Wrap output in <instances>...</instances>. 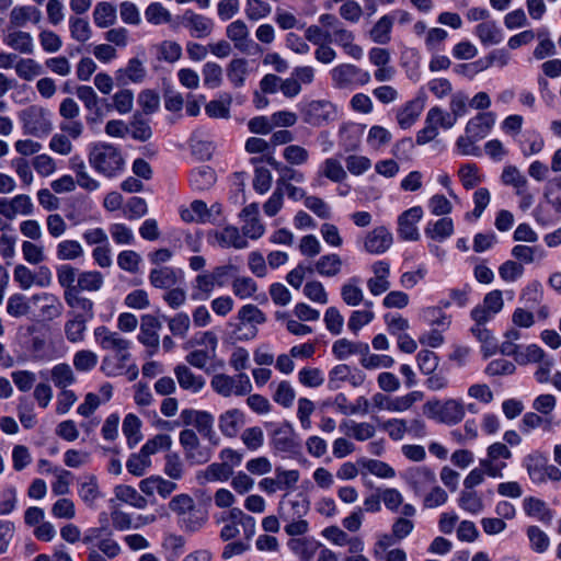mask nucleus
Listing matches in <instances>:
<instances>
[{
    "instance_id": "nucleus-42",
    "label": "nucleus",
    "mask_w": 561,
    "mask_h": 561,
    "mask_svg": "<svg viewBox=\"0 0 561 561\" xmlns=\"http://www.w3.org/2000/svg\"><path fill=\"white\" fill-rule=\"evenodd\" d=\"M117 19L116 7L110 2H99L93 11V20L96 26L101 28L115 24Z\"/></svg>"
},
{
    "instance_id": "nucleus-21",
    "label": "nucleus",
    "mask_w": 561,
    "mask_h": 561,
    "mask_svg": "<svg viewBox=\"0 0 561 561\" xmlns=\"http://www.w3.org/2000/svg\"><path fill=\"white\" fill-rule=\"evenodd\" d=\"M94 336L99 345L106 351H125L130 348L131 342L121 335V333L111 331L108 328L101 325L94 330Z\"/></svg>"
},
{
    "instance_id": "nucleus-43",
    "label": "nucleus",
    "mask_w": 561,
    "mask_h": 561,
    "mask_svg": "<svg viewBox=\"0 0 561 561\" xmlns=\"http://www.w3.org/2000/svg\"><path fill=\"white\" fill-rule=\"evenodd\" d=\"M343 266L342 259L335 254H327L319 257V260L314 263L316 271L325 277H333L337 275Z\"/></svg>"
},
{
    "instance_id": "nucleus-22",
    "label": "nucleus",
    "mask_w": 561,
    "mask_h": 561,
    "mask_svg": "<svg viewBox=\"0 0 561 561\" xmlns=\"http://www.w3.org/2000/svg\"><path fill=\"white\" fill-rule=\"evenodd\" d=\"M161 328L162 323L157 317L151 314L142 316L138 334L139 342L156 351L159 346V331Z\"/></svg>"
},
{
    "instance_id": "nucleus-60",
    "label": "nucleus",
    "mask_w": 561,
    "mask_h": 561,
    "mask_svg": "<svg viewBox=\"0 0 561 561\" xmlns=\"http://www.w3.org/2000/svg\"><path fill=\"white\" fill-rule=\"evenodd\" d=\"M145 19L149 24L161 25L171 21V13L160 2H152L145 10Z\"/></svg>"
},
{
    "instance_id": "nucleus-36",
    "label": "nucleus",
    "mask_w": 561,
    "mask_h": 561,
    "mask_svg": "<svg viewBox=\"0 0 561 561\" xmlns=\"http://www.w3.org/2000/svg\"><path fill=\"white\" fill-rule=\"evenodd\" d=\"M239 229L234 226H226L224 228H217L208 232V243L220 245H239L240 240Z\"/></svg>"
},
{
    "instance_id": "nucleus-53",
    "label": "nucleus",
    "mask_w": 561,
    "mask_h": 561,
    "mask_svg": "<svg viewBox=\"0 0 561 561\" xmlns=\"http://www.w3.org/2000/svg\"><path fill=\"white\" fill-rule=\"evenodd\" d=\"M458 505L463 511L477 515L484 510L482 497L476 492L470 490H462L458 499Z\"/></svg>"
},
{
    "instance_id": "nucleus-54",
    "label": "nucleus",
    "mask_w": 561,
    "mask_h": 561,
    "mask_svg": "<svg viewBox=\"0 0 561 561\" xmlns=\"http://www.w3.org/2000/svg\"><path fill=\"white\" fill-rule=\"evenodd\" d=\"M535 35L539 41L533 53L537 60H542L556 54V45L550 38V33L546 27L538 30Z\"/></svg>"
},
{
    "instance_id": "nucleus-64",
    "label": "nucleus",
    "mask_w": 561,
    "mask_h": 561,
    "mask_svg": "<svg viewBox=\"0 0 561 561\" xmlns=\"http://www.w3.org/2000/svg\"><path fill=\"white\" fill-rule=\"evenodd\" d=\"M380 428L385 431L392 440H402L407 434V420L405 419H389L379 424Z\"/></svg>"
},
{
    "instance_id": "nucleus-3",
    "label": "nucleus",
    "mask_w": 561,
    "mask_h": 561,
    "mask_svg": "<svg viewBox=\"0 0 561 561\" xmlns=\"http://www.w3.org/2000/svg\"><path fill=\"white\" fill-rule=\"evenodd\" d=\"M423 413L440 423L455 425L462 421L466 412L461 401L448 399L446 401L428 400L423 405Z\"/></svg>"
},
{
    "instance_id": "nucleus-28",
    "label": "nucleus",
    "mask_w": 561,
    "mask_h": 561,
    "mask_svg": "<svg viewBox=\"0 0 561 561\" xmlns=\"http://www.w3.org/2000/svg\"><path fill=\"white\" fill-rule=\"evenodd\" d=\"M333 42L341 46L345 54L351 56L352 58L359 60L363 57V48L354 44L355 36L353 32L346 30L343 25L335 30V32H331Z\"/></svg>"
},
{
    "instance_id": "nucleus-37",
    "label": "nucleus",
    "mask_w": 561,
    "mask_h": 561,
    "mask_svg": "<svg viewBox=\"0 0 561 561\" xmlns=\"http://www.w3.org/2000/svg\"><path fill=\"white\" fill-rule=\"evenodd\" d=\"M393 26V16L382 15L371 27L369 36L371 41L379 45H386L391 41V30Z\"/></svg>"
},
{
    "instance_id": "nucleus-40",
    "label": "nucleus",
    "mask_w": 561,
    "mask_h": 561,
    "mask_svg": "<svg viewBox=\"0 0 561 561\" xmlns=\"http://www.w3.org/2000/svg\"><path fill=\"white\" fill-rule=\"evenodd\" d=\"M289 549L302 561H310L320 547V543L309 538H296L288 542Z\"/></svg>"
},
{
    "instance_id": "nucleus-7",
    "label": "nucleus",
    "mask_w": 561,
    "mask_h": 561,
    "mask_svg": "<svg viewBox=\"0 0 561 561\" xmlns=\"http://www.w3.org/2000/svg\"><path fill=\"white\" fill-rule=\"evenodd\" d=\"M332 84L336 89H354L370 82V73L353 64H341L330 71Z\"/></svg>"
},
{
    "instance_id": "nucleus-31",
    "label": "nucleus",
    "mask_w": 561,
    "mask_h": 561,
    "mask_svg": "<svg viewBox=\"0 0 561 561\" xmlns=\"http://www.w3.org/2000/svg\"><path fill=\"white\" fill-rule=\"evenodd\" d=\"M180 215L185 222H214V218H209L207 204L201 199H195L187 208H182Z\"/></svg>"
},
{
    "instance_id": "nucleus-27",
    "label": "nucleus",
    "mask_w": 561,
    "mask_h": 561,
    "mask_svg": "<svg viewBox=\"0 0 561 561\" xmlns=\"http://www.w3.org/2000/svg\"><path fill=\"white\" fill-rule=\"evenodd\" d=\"M424 233L432 241L444 242L454 233V221L450 217L430 221L424 229Z\"/></svg>"
},
{
    "instance_id": "nucleus-49",
    "label": "nucleus",
    "mask_w": 561,
    "mask_h": 561,
    "mask_svg": "<svg viewBox=\"0 0 561 561\" xmlns=\"http://www.w3.org/2000/svg\"><path fill=\"white\" fill-rule=\"evenodd\" d=\"M501 180L503 184L513 186L517 194H524L528 184L526 176L515 165L505 167Z\"/></svg>"
},
{
    "instance_id": "nucleus-30",
    "label": "nucleus",
    "mask_w": 561,
    "mask_h": 561,
    "mask_svg": "<svg viewBox=\"0 0 561 561\" xmlns=\"http://www.w3.org/2000/svg\"><path fill=\"white\" fill-rule=\"evenodd\" d=\"M13 275H14L15 282L19 283V285L22 289H28L35 283H37L42 286L46 285L49 280L50 273H49L48 268L41 267L39 268L41 279L36 280V277L33 274V272L30 268H27L26 266L20 264L18 266H15Z\"/></svg>"
},
{
    "instance_id": "nucleus-33",
    "label": "nucleus",
    "mask_w": 561,
    "mask_h": 561,
    "mask_svg": "<svg viewBox=\"0 0 561 561\" xmlns=\"http://www.w3.org/2000/svg\"><path fill=\"white\" fill-rule=\"evenodd\" d=\"M523 508L528 516L535 517L542 523L549 524L553 518V513L547 504L542 500L534 496L524 499Z\"/></svg>"
},
{
    "instance_id": "nucleus-10",
    "label": "nucleus",
    "mask_w": 561,
    "mask_h": 561,
    "mask_svg": "<svg viewBox=\"0 0 561 561\" xmlns=\"http://www.w3.org/2000/svg\"><path fill=\"white\" fill-rule=\"evenodd\" d=\"M226 36L241 54L255 55L263 51L260 44L251 38L249 27L242 20L231 22L226 27Z\"/></svg>"
},
{
    "instance_id": "nucleus-18",
    "label": "nucleus",
    "mask_w": 561,
    "mask_h": 561,
    "mask_svg": "<svg viewBox=\"0 0 561 561\" xmlns=\"http://www.w3.org/2000/svg\"><path fill=\"white\" fill-rule=\"evenodd\" d=\"M404 479L416 495L436 483L435 472L425 466L410 468Z\"/></svg>"
},
{
    "instance_id": "nucleus-14",
    "label": "nucleus",
    "mask_w": 561,
    "mask_h": 561,
    "mask_svg": "<svg viewBox=\"0 0 561 561\" xmlns=\"http://www.w3.org/2000/svg\"><path fill=\"white\" fill-rule=\"evenodd\" d=\"M423 217V209L421 206H414L403 211L398 218V232L402 240L408 242H415L420 238L416 224Z\"/></svg>"
},
{
    "instance_id": "nucleus-46",
    "label": "nucleus",
    "mask_w": 561,
    "mask_h": 561,
    "mask_svg": "<svg viewBox=\"0 0 561 561\" xmlns=\"http://www.w3.org/2000/svg\"><path fill=\"white\" fill-rule=\"evenodd\" d=\"M163 472L171 480H181L185 474V466L181 456L175 451H168L164 455Z\"/></svg>"
},
{
    "instance_id": "nucleus-47",
    "label": "nucleus",
    "mask_w": 561,
    "mask_h": 561,
    "mask_svg": "<svg viewBox=\"0 0 561 561\" xmlns=\"http://www.w3.org/2000/svg\"><path fill=\"white\" fill-rule=\"evenodd\" d=\"M248 60L244 58L232 59L227 67V77L234 88L244 85L245 77L249 72Z\"/></svg>"
},
{
    "instance_id": "nucleus-44",
    "label": "nucleus",
    "mask_w": 561,
    "mask_h": 561,
    "mask_svg": "<svg viewBox=\"0 0 561 561\" xmlns=\"http://www.w3.org/2000/svg\"><path fill=\"white\" fill-rule=\"evenodd\" d=\"M422 105L417 101H409L397 112V122L402 129L410 128L419 118Z\"/></svg>"
},
{
    "instance_id": "nucleus-50",
    "label": "nucleus",
    "mask_w": 561,
    "mask_h": 561,
    "mask_svg": "<svg viewBox=\"0 0 561 561\" xmlns=\"http://www.w3.org/2000/svg\"><path fill=\"white\" fill-rule=\"evenodd\" d=\"M141 421L133 413H128L123 421V433L126 436L130 448L136 446L142 438L140 433Z\"/></svg>"
},
{
    "instance_id": "nucleus-41",
    "label": "nucleus",
    "mask_w": 561,
    "mask_h": 561,
    "mask_svg": "<svg viewBox=\"0 0 561 561\" xmlns=\"http://www.w3.org/2000/svg\"><path fill=\"white\" fill-rule=\"evenodd\" d=\"M190 182L194 190L207 191L216 183V173L210 167L204 165L192 171Z\"/></svg>"
},
{
    "instance_id": "nucleus-4",
    "label": "nucleus",
    "mask_w": 561,
    "mask_h": 561,
    "mask_svg": "<svg viewBox=\"0 0 561 561\" xmlns=\"http://www.w3.org/2000/svg\"><path fill=\"white\" fill-rule=\"evenodd\" d=\"M19 119L25 135L45 137L53 129L50 112L38 105H31L20 111Z\"/></svg>"
},
{
    "instance_id": "nucleus-52",
    "label": "nucleus",
    "mask_w": 561,
    "mask_h": 561,
    "mask_svg": "<svg viewBox=\"0 0 561 561\" xmlns=\"http://www.w3.org/2000/svg\"><path fill=\"white\" fill-rule=\"evenodd\" d=\"M149 280L156 288L169 289L176 284L178 278L174 270L170 267H159L150 272Z\"/></svg>"
},
{
    "instance_id": "nucleus-48",
    "label": "nucleus",
    "mask_w": 561,
    "mask_h": 561,
    "mask_svg": "<svg viewBox=\"0 0 561 561\" xmlns=\"http://www.w3.org/2000/svg\"><path fill=\"white\" fill-rule=\"evenodd\" d=\"M41 20V12L36 7H15L10 13V23L14 26H24L28 21L37 23Z\"/></svg>"
},
{
    "instance_id": "nucleus-57",
    "label": "nucleus",
    "mask_w": 561,
    "mask_h": 561,
    "mask_svg": "<svg viewBox=\"0 0 561 561\" xmlns=\"http://www.w3.org/2000/svg\"><path fill=\"white\" fill-rule=\"evenodd\" d=\"M319 174L332 182H342L347 176L341 162L334 158H328L323 161Z\"/></svg>"
},
{
    "instance_id": "nucleus-55",
    "label": "nucleus",
    "mask_w": 561,
    "mask_h": 561,
    "mask_svg": "<svg viewBox=\"0 0 561 561\" xmlns=\"http://www.w3.org/2000/svg\"><path fill=\"white\" fill-rule=\"evenodd\" d=\"M128 356H104L101 363V370L108 377L122 376L128 365Z\"/></svg>"
},
{
    "instance_id": "nucleus-25",
    "label": "nucleus",
    "mask_w": 561,
    "mask_h": 561,
    "mask_svg": "<svg viewBox=\"0 0 561 561\" xmlns=\"http://www.w3.org/2000/svg\"><path fill=\"white\" fill-rule=\"evenodd\" d=\"M233 474L231 466L227 462H213L208 465L203 471L197 473L199 483L209 482H225L228 481Z\"/></svg>"
},
{
    "instance_id": "nucleus-15",
    "label": "nucleus",
    "mask_w": 561,
    "mask_h": 561,
    "mask_svg": "<svg viewBox=\"0 0 561 561\" xmlns=\"http://www.w3.org/2000/svg\"><path fill=\"white\" fill-rule=\"evenodd\" d=\"M50 379L54 385L60 388L61 394L57 405L58 413H66L70 409V394L66 388L70 385V367L66 363L58 364L50 371Z\"/></svg>"
},
{
    "instance_id": "nucleus-35",
    "label": "nucleus",
    "mask_w": 561,
    "mask_h": 561,
    "mask_svg": "<svg viewBox=\"0 0 561 561\" xmlns=\"http://www.w3.org/2000/svg\"><path fill=\"white\" fill-rule=\"evenodd\" d=\"M474 33L485 46L500 44L503 39L502 30L494 21H484L478 24Z\"/></svg>"
},
{
    "instance_id": "nucleus-24",
    "label": "nucleus",
    "mask_w": 561,
    "mask_h": 561,
    "mask_svg": "<svg viewBox=\"0 0 561 561\" xmlns=\"http://www.w3.org/2000/svg\"><path fill=\"white\" fill-rule=\"evenodd\" d=\"M173 371L180 388L185 391L198 393L206 385V380L202 375L194 374L193 370L184 364L176 365Z\"/></svg>"
},
{
    "instance_id": "nucleus-20",
    "label": "nucleus",
    "mask_w": 561,
    "mask_h": 561,
    "mask_svg": "<svg viewBox=\"0 0 561 561\" xmlns=\"http://www.w3.org/2000/svg\"><path fill=\"white\" fill-rule=\"evenodd\" d=\"M245 424V414L240 409H230L218 417V427L221 434L228 438L236 437Z\"/></svg>"
},
{
    "instance_id": "nucleus-11",
    "label": "nucleus",
    "mask_w": 561,
    "mask_h": 561,
    "mask_svg": "<svg viewBox=\"0 0 561 561\" xmlns=\"http://www.w3.org/2000/svg\"><path fill=\"white\" fill-rule=\"evenodd\" d=\"M92 301L72 298V342L83 339L85 323L93 318Z\"/></svg>"
},
{
    "instance_id": "nucleus-59",
    "label": "nucleus",
    "mask_w": 561,
    "mask_h": 561,
    "mask_svg": "<svg viewBox=\"0 0 561 561\" xmlns=\"http://www.w3.org/2000/svg\"><path fill=\"white\" fill-rule=\"evenodd\" d=\"M193 426L203 437L214 440V443L217 444V437L214 431V416L209 412L198 411Z\"/></svg>"
},
{
    "instance_id": "nucleus-17",
    "label": "nucleus",
    "mask_w": 561,
    "mask_h": 561,
    "mask_svg": "<svg viewBox=\"0 0 561 561\" xmlns=\"http://www.w3.org/2000/svg\"><path fill=\"white\" fill-rule=\"evenodd\" d=\"M496 122V114L493 112H479L471 117L465 127V133L469 134L471 138L478 141L484 139Z\"/></svg>"
},
{
    "instance_id": "nucleus-61",
    "label": "nucleus",
    "mask_w": 561,
    "mask_h": 561,
    "mask_svg": "<svg viewBox=\"0 0 561 561\" xmlns=\"http://www.w3.org/2000/svg\"><path fill=\"white\" fill-rule=\"evenodd\" d=\"M543 196L557 213H561V176H556L547 182Z\"/></svg>"
},
{
    "instance_id": "nucleus-5",
    "label": "nucleus",
    "mask_w": 561,
    "mask_h": 561,
    "mask_svg": "<svg viewBox=\"0 0 561 561\" xmlns=\"http://www.w3.org/2000/svg\"><path fill=\"white\" fill-rule=\"evenodd\" d=\"M211 389L224 398L231 396L243 397L252 391V383L245 373H239L234 376L227 374H216L210 380Z\"/></svg>"
},
{
    "instance_id": "nucleus-45",
    "label": "nucleus",
    "mask_w": 561,
    "mask_h": 561,
    "mask_svg": "<svg viewBox=\"0 0 561 561\" xmlns=\"http://www.w3.org/2000/svg\"><path fill=\"white\" fill-rule=\"evenodd\" d=\"M4 43L14 50L21 54L33 53V38L32 36L22 31L9 32L4 37Z\"/></svg>"
},
{
    "instance_id": "nucleus-34",
    "label": "nucleus",
    "mask_w": 561,
    "mask_h": 561,
    "mask_svg": "<svg viewBox=\"0 0 561 561\" xmlns=\"http://www.w3.org/2000/svg\"><path fill=\"white\" fill-rule=\"evenodd\" d=\"M146 76L147 70L144 62L138 58H131L124 69L117 71L116 79L123 84L126 83L125 78L134 83H140L145 80Z\"/></svg>"
},
{
    "instance_id": "nucleus-58",
    "label": "nucleus",
    "mask_w": 561,
    "mask_h": 561,
    "mask_svg": "<svg viewBox=\"0 0 561 561\" xmlns=\"http://www.w3.org/2000/svg\"><path fill=\"white\" fill-rule=\"evenodd\" d=\"M78 494L80 499L89 506L99 497L100 492L93 476L84 477L78 481Z\"/></svg>"
},
{
    "instance_id": "nucleus-16",
    "label": "nucleus",
    "mask_w": 561,
    "mask_h": 561,
    "mask_svg": "<svg viewBox=\"0 0 561 561\" xmlns=\"http://www.w3.org/2000/svg\"><path fill=\"white\" fill-rule=\"evenodd\" d=\"M259 159L256 158H253L251 160L252 163H255ZM260 161H265L268 165H271L274 170H276L279 173V178L276 181V185L282 190H284V186L294 185L291 182L304 183L306 180L304 172L278 162L271 154L261 158Z\"/></svg>"
},
{
    "instance_id": "nucleus-32",
    "label": "nucleus",
    "mask_w": 561,
    "mask_h": 561,
    "mask_svg": "<svg viewBox=\"0 0 561 561\" xmlns=\"http://www.w3.org/2000/svg\"><path fill=\"white\" fill-rule=\"evenodd\" d=\"M368 352L369 346L367 343L352 342L346 339H340L335 341L332 345V353L340 360L346 359L354 354H360L362 356H364V354Z\"/></svg>"
},
{
    "instance_id": "nucleus-51",
    "label": "nucleus",
    "mask_w": 561,
    "mask_h": 561,
    "mask_svg": "<svg viewBox=\"0 0 561 561\" xmlns=\"http://www.w3.org/2000/svg\"><path fill=\"white\" fill-rule=\"evenodd\" d=\"M114 492L115 496L119 501L125 502L136 508L144 510L148 504L147 500L130 485H117Z\"/></svg>"
},
{
    "instance_id": "nucleus-56",
    "label": "nucleus",
    "mask_w": 561,
    "mask_h": 561,
    "mask_svg": "<svg viewBox=\"0 0 561 561\" xmlns=\"http://www.w3.org/2000/svg\"><path fill=\"white\" fill-rule=\"evenodd\" d=\"M426 118L427 122L430 124H433L437 129L439 127L444 129H450L457 123V119L455 118V116L450 114V112H446L439 106H434L430 108L426 114Z\"/></svg>"
},
{
    "instance_id": "nucleus-62",
    "label": "nucleus",
    "mask_w": 561,
    "mask_h": 561,
    "mask_svg": "<svg viewBox=\"0 0 561 561\" xmlns=\"http://www.w3.org/2000/svg\"><path fill=\"white\" fill-rule=\"evenodd\" d=\"M458 176L466 190H472L482 182L479 169L474 163H465L459 168Z\"/></svg>"
},
{
    "instance_id": "nucleus-39",
    "label": "nucleus",
    "mask_w": 561,
    "mask_h": 561,
    "mask_svg": "<svg viewBox=\"0 0 561 561\" xmlns=\"http://www.w3.org/2000/svg\"><path fill=\"white\" fill-rule=\"evenodd\" d=\"M216 286V283L208 273L199 274L192 285L191 298L195 301L207 300Z\"/></svg>"
},
{
    "instance_id": "nucleus-2",
    "label": "nucleus",
    "mask_w": 561,
    "mask_h": 561,
    "mask_svg": "<svg viewBox=\"0 0 561 561\" xmlns=\"http://www.w3.org/2000/svg\"><path fill=\"white\" fill-rule=\"evenodd\" d=\"M91 165L107 178L121 174L125 169V159L119 148L107 144H93L89 151Z\"/></svg>"
},
{
    "instance_id": "nucleus-23",
    "label": "nucleus",
    "mask_w": 561,
    "mask_h": 561,
    "mask_svg": "<svg viewBox=\"0 0 561 561\" xmlns=\"http://www.w3.org/2000/svg\"><path fill=\"white\" fill-rule=\"evenodd\" d=\"M182 24L190 30L193 37L203 38L208 36L214 27L213 21L192 10H186L182 15Z\"/></svg>"
},
{
    "instance_id": "nucleus-63",
    "label": "nucleus",
    "mask_w": 561,
    "mask_h": 561,
    "mask_svg": "<svg viewBox=\"0 0 561 561\" xmlns=\"http://www.w3.org/2000/svg\"><path fill=\"white\" fill-rule=\"evenodd\" d=\"M546 352L537 344H529L516 354V363L519 365L537 364L546 357Z\"/></svg>"
},
{
    "instance_id": "nucleus-38",
    "label": "nucleus",
    "mask_w": 561,
    "mask_h": 561,
    "mask_svg": "<svg viewBox=\"0 0 561 561\" xmlns=\"http://www.w3.org/2000/svg\"><path fill=\"white\" fill-rule=\"evenodd\" d=\"M547 459L541 454H531L525 457L524 466L534 483L545 482Z\"/></svg>"
},
{
    "instance_id": "nucleus-12",
    "label": "nucleus",
    "mask_w": 561,
    "mask_h": 561,
    "mask_svg": "<svg viewBox=\"0 0 561 561\" xmlns=\"http://www.w3.org/2000/svg\"><path fill=\"white\" fill-rule=\"evenodd\" d=\"M271 445L277 453L294 455L299 450V443L293 426L285 422L275 428L271 436Z\"/></svg>"
},
{
    "instance_id": "nucleus-8",
    "label": "nucleus",
    "mask_w": 561,
    "mask_h": 561,
    "mask_svg": "<svg viewBox=\"0 0 561 561\" xmlns=\"http://www.w3.org/2000/svg\"><path fill=\"white\" fill-rule=\"evenodd\" d=\"M275 477H266L259 481V489L272 495L278 491H291L296 489V485L300 479V472L296 469H285L280 466L274 470Z\"/></svg>"
},
{
    "instance_id": "nucleus-19",
    "label": "nucleus",
    "mask_w": 561,
    "mask_h": 561,
    "mask_svg": "<svg viewBox=\"0 0 561 561\" xmlns=\"http://www.w3.org/2000/svg\"><path fill=\"white\" fill-rule=\"evenodd\" d=\"M286 494L278 504V515L282 520H291L301 518L309 512L310 502L302 494H298L293 500H287Z\"/></svg>"
},
{
    "instance_id": "nucleus-6",
    "label": "nucleus",
    "mask_w": 561,
    "mask_h": 561,
    "mask_svg": "<svg viewBox=\"0 0 561 561\" xmlns=\"http://www.w3.org/2000/svg\"><path fill=\"white\" fill-rule=\"evenodd\" d=\"M239 323L233 331L234 339L238 341H249L257 335V325L266 322L265 313L255 305L248 304L238 311Z\"/></svg>"
},
{
    "instance_id": "nucleus-26",
    "label": "nucleus",
    "mask_w": 561,
    "mask_h": 561,
    "mask_svg": "<svg viewBox=\"0 0 561 561\" xmlns=\"http://www.w3.org/2000/svg\"><path fill=\"white\" fill-rule=\"evenodd\" d=\"M340 431L348 437H353L358 442H365L373 438L376 434V428L368 422H355L353 420H344L340 424Z\"/></svg>"
},
{
    "instance_id": "nucleus-9",
    "label": "nucleus",
    "mask_w": 561,
    "mask_h": 561,
    "mask_svg": "<svg viewBox=\"0 0 561 561\" xmlns=\"http://www.w3.org/2000/svg\"><path fill=\"white\" fill-rule=\"evenodd\" d=\"M512 458L510 448L500 442L491 444L486 449V457L480 459L479 465L485 470L488 477L503 478V470L507 467L504 460Z\"/></svg>"
},
{
    "instance_id": "nucleus-13",
    "label": "nucleus",
    "mask_w": 561,
    "mask_h": 561,
    "mask_svg": "<svg viewBox=\"0 0 561 561\" xmlns=\"http://www.w3.org/2000/svg\"><path fill=\"white\" fill-rule=\"evenodd\" d=\"M333 113V104L324 100H313L301 107L304 122L312 126H322Z\"/></svg>"
},
{
    "instance_id": "nucleus-29",
    "label": "nucleus",
    "mask_w": 561,
    "mask_h": 561,
    "mask_svg": "<svg viewBox=\"0 0 561 561\" xmlns=\"http://www.w3.org/2000/svg\"><path fill=\"white\" fill-rule=\"evenodd\" d=\"M416 513L415 507L412 504H404L401 510V514L403 517L397 518L391 527V535L397 540H402L407 538L414 528V523L409 519V517H413Z\"/></svg>"
},
{
    "instance_id": "nucleus-1",
    "label": "nucleus",
    "mask_w": 561,
    "mask_h": 561,
    "mask_svg": "<svg viewBox=\"0 0 561 561\" xmlns=\"http://www.w3.org/2000/svg\"><path fill=\"white\" fill-rule=\"evenodd\" d=\"M168 507L176 517V525L186 535L199 533L208 523V512L198 507L195 500L187 493L174 495Z\"/></svg>"
}]
</instances>
